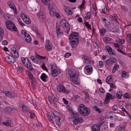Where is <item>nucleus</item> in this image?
I'll return each mask as SVG.
<instances>
[{
    "instance_id": "f257e3e1",
    "label": "nucleus",
    "mask_w": 131,
    "mask_h": 131,
    "mask_svg": "<svg viewBox=\"0 0 131 131\" xmlns=\"http://www.w3.org/2000/svg\"><path fill=\"white\" fill-rule=\"evenodd\" d=\"M79 34L77 32H73L69 35V40L72 48H75L79 43Z\"/></svg>"
},
{
    "instance_id": "f03ea898",
    "label": "nucleus",
    "mask_w": 131,
    "mask_h": 131,
    "mask_svg": "<svg viewBox=\"0 0 131 131\" xmlns=\"http://www.w3.org/2000/svg\"><path fill=\"white\" fill-rule=\"evenodd\" d=\"M78 109L80 114L84 116L88 115L90 113V109L86 107L83 104L79 105Z\"/></svg>"
},
{
    "instance_id": "7ed1b4c3",
    "label": "nucleus",
    "mask_w": 131,
    "mask_h": 131,
    "mask_svg": "<svg viewBox=\"0 0 131 131\" xmlns=\"http://www.w3.org/2000/svg\"><path fill=\"white\" fill-rule=\"evenodd\" d=\"M68 76L70 78L72 81L75 84H79V82L78 81V75H76L75 73L71 71H68Z\"/></svg>"
},
{
    "instance_id": "20e7f679",
    "label": "nucleus",
    "mask_w": 131,
    "mask_h": 131,
    "mask_svg": "<svg viewBox=\"0 0 131 131\" xmlns=\"http://www.w3.org/2000/svg\"><path fill=\"white\" fill-rule=\"evenodd\" d=\"M60 24L64 29L65 32L68 34L70 29L69 23L67 21L64 19H62L60 21Z\"/></svg>"
},
{
    "instance_id": "39448f33",
    "label": "nucleus",
    "mask_w": 131,
    "mask_h": 131,
    "mask_svg": "<svg viewBox=\"0 0 131 131\" xmlns=\"http://www.w3.org/2000/svg\"><path fill=\"white\" fill-rule=\"evenodd\" d=\"M7 28L9 30L16 31L17 29L14 24L12 21L7 20L6 22Z\"/></svg>"
},
{
    "instance_id": "423d86ee",
    "label": "nucleus",
    "mask_w": 131,
    "mask_h": 131,
    "mask_svg": "<svg viewBox=\"0 0 131 131\" xmlns=\"http://www.w3.org/2000/svg\"><path fill=\"white\" fill-rule=\"evenodd\" d=\"M5 61L7 63H9L11 64L14 63L15 62L14 59L11 56H7L5 58Z\"/></svg>"
},
{
    "instance_id": "0eeeda50",
    "label": "nucleus",
    "mask_w": 131,
    "mask_h": 131,
    "mask_svg": "<svg viewBox=\"0 0 131 131\" xmlns=\"http://www.w3.org/2000/svg\"><path fill=\"white\" fill-rule=\"evenodd\" d=\"M57 90L59 92H61L64 93H67L68 91L64 88V87L62 85L58 86L57 87Z\"/></svg>"
},
{
    "instance_id": "6e6552de",
    "label": "nucleus",
    "mask_w": 131,
    "mask_h": 131,
    "mask_svg": "<svg viewBox=\"0 0 131 131\" xmlns=\"http://www.w3.org/2000/svg\"><path fill=\"white\" fill-rule=\"evenodd\" d=\"M11 53L15 58H18L19 55L17 49L15 48H12Z\"/></svg>"
},
{
    "instance_id": "1a4fd4ad",
    "label": "nucleus",
    "mask_w": 131,
    "mask_h": 131,
    "mask_svg": "<svg viewBox=\"0 0 131 131\" xmlns=\"http://www.w3.org/2000/svg\"><path fill=\"white\" fill-rule=\"evenodd\" d=\"M8 4L10 7L14 10L15 14L16 15L17 14L18 12L14 4L10 1L8 2Z\"/></svg>"
},
{
    "instance_id": "9d476101",
    "label": "nucleus",
    "mask_w": 131,
    "mask_h": 131,
    "mask_svg": "<svg viewBox=\"0 0 131 131\" xmlns=\"http://www.w3.org/2000/svg\"><path fill=\"white\" fill-rule=\"evenodd\" d=\"M109 31L112 32H117L119 31V28L111 26L109 27L107 29Z\"/></svg>"
},
{
    "instance_id": "9b49d317",
    "label": "nucleus",
    "mask_w": 131,
    "mask_h": 131,
    "mask_svg": "<svg viewBox=\"0 0 131 131\" xmlns=\"http://www.w3.org/2000/svg\"><path fill=\"white\" fill-rule=\"evenodd\" d=\"M105 50L107 51L108 53L110 55H115V54L114 52V51L112 50V48L110 46H106L105 48Z\"/></svg>"
},
{
    "instance_id": "f8f14e48",
    "label": "nucleus",
    "mask_w": 131,
    "mask_h": 131,
    "mask_svg": "<svg viewBox=\"0 0 131 131\" xmlns=\"http://www.w3.org/2000/svg\"><path fill=\"white\" fill-rule=\"evenodd\" d=\"M28 69L32 71L33 70V68L31 63L29 62V60L27 59V62H26L25 64L24 65Z\"/></svg>"
},
{
    "instance_id": "ddd939ff",
    "label": "nucleus",
    "mask_w": 131,
    "mask_h": 131,
    "mask_svg": "<svg viewBox=\"0 0 131 131\" xmlns=\"http://www.w3.org/2000/svg\"><path fill=\"white\" fill-rule=\"evenodd\" d=\"M57 116L55 115L54 113H52L50 115L49 117L48 118L49 121L51 123H53L54 122L53 120L56 119Z\"/></svg>"
},
{
    "instance_id": "4468645a",
    "label": "nucleus",
    "mask_w": 131,
    "mask_h": 131,
    "mask_svg": "<svg viewBox=\"0 0 131 131\" xmlns=\"http://www.w3.org/2000/svg\"><path fill=\"white\" fill-rule=\"evenodd\" d=\"M92 131H99L100 126L96 124H94L91 127Z\"/></svg>"
},
{
    "instance_id": "2eb2a0df",
    "label": "nucleus",
    "mask_w": 131,
    "mask_h": 131,
    "mask_svg": "<svg viewBox=\"0 0 131 131\" xmlns=\"http://www.w3.org/2000/svg\"><path fill=\"white\" fill-rule=\"evenodd\" d=\"M47 46L46 48L47 50L49 51L51 50L52 47V43L50 42L49 40H48L47 42Z\"/></svg>"
},
{
    "instance_id": "dca6fc26",
    "label": "nucleus",
    "mask_w": 131,
    "mask_h": 131,
    "mask_svg": "<svg viewBox=\"0 0 131 131\" xmlns=\"http://www.w3.org/2000/svg\"><path fill=\"white\" fill-rule=\"evenodd\" d=\"M37 16L39 18L40 20H41V22H43V21L45 20V16L42 13H38Z\"/></svg>"
},
{
    "instance_id": "f3484780",
    "label": "nucleus",
    "mask_w": 131,
    "mask_h": 131,
    "mask_svg": "<svg viewBox=\"0 0 131 131\" xmlns=\"http://www.w3.org/2000/svg\"><path fill=\"white\" fill-rule=\"evenodd\" d=\"M26 36L24 37V38L26 42L29 43L31 40V38L28 34H26Z\"/></svg>"
},
{
    "instance_id": "a211bd4d",
    "label": "nucleus",
    "mask_w": 131,
    "mask_h": 131,
    "mask_svg": "<svg viewBox=\"0 0 131 131\" xmlns=\"http://www.w3.org/2000/svg\"><path fill=\"white\" fill-rule=\"evenodd\" d=\"M2 124L6 126H11L12 124L11 121L10 120H8L6 122H3Z\"/></svg>"
},
{
    "instance_id": "6ab92c4d",
    "label": "nucleus",
    "mask_w": 131,
    "mask_h": 131,
    "mask_svg": "<svg viewBox=\"0 0 131 131\" xmlns=\"http://www.w3.org/2000/svg\"><path fill=\"white\" fill-rule=\"evenodd\" d=\"M85 69L89 73H90L92 71V67L90 65L86 66Z\"/></svg>"
},
{
    "instance_id": "aec40b11",
    "label": "nucleus",
    "mask_w": 131,
    "mask_h": 131,
    "mask_svg": "<svg viewBox=\"0 0 131 131\" xmlns=\"http://www.w3.org/2000/svg\"><path fill=\"white\" fill-rule=\"evenodd\" d=\"M5 93L6 96L10 97H13L15 96L13 94H12V92L10 91H5Z\"/></svg>"
},
{
    "instance_id": "412c9836",
    "label": "nucleus",
    "mask_w": 131,
    "mask_h": 131,
    "mask_svg": "<svg viewBox=\"0 0 131 131\" xmlns=\"http://www.w3.org/2000/svg\"><path fill=\"white\" fill-rule=\"evenodd\" d=\"M47 77L45 73H42L40 77V78L43 81L46 82V79L47 78Z\"/></svg>"
},
{
    "instance_id": "4be33fe9",
    "label": "nucleus",
    "mask_w": 131,
    "mask_h": 131,
    "mask_svg": "<svg viewBox=\"0 0 131 131\" xmlns=\"http://www.w3.org/2000/svg\"><path fill=\"white\" fill-rule=\"evenodd\" d=\"M64 11L66 12L68 15H71L72 14V11L70 10L67 7H65L64 9Z\"/></svg>"
},
{
    "instance_id": "5701e85b",
    "label": "nucleus",
    "mask_w": 131,
    "mask_h": 131,
    "mask_svg": "<svg viewBox=\"0 0 131 131\" xmlns=\"http://www.w3.org/2000/svg\"><path fill=\"white\" fill-rule=\"evenodd\" d=\"M57 23L56 25V29L57 31V36H58L61 33V30L60 29V27H59V25Z\"/></svg>"
},
{
    "instance_id": "b1692460",
    "label": "nucleus",
    "mask_w": 131,
    "mask_h": 131,
    "mask_svg": "<svg viewBox=\"0 0 131 131\" xmlns=\"http://www.w3.org/2000/svg\"><path fill=\"white\" fill-rule=\"evenodd\" d=\"M12 110V108L10 107H6L4 109L5 111L7 114L9 113L10 112H11Z\"/></svg>"
},
{
    "instance_id": "393cba45",
    "label": "nucleus",
    "mask_w": 131,
    "mask_h": 131,
    "mask_svg": "<svg viewBox=\"0 0 131 131\" xmlns=\"http://www.w3.org/2000/svg\"><path fill=\"white\" fill-rule=\"evenodd\" d=\"M23 21L26 24H30L31 22L30 19L28 18V17H26L23 19Z\"/></svg>"
},
{
    "instance_id": "a878e982",
    "label": "nucleus",
    "mask_w": 131,
    "mask_h": 131,
    "mask_svg": "<svg viewBox=\"0 0 131 131\" xmlns=\"http://www.w3.org/2000/svg\"><path fill=\"white\" fill-rule=\"evenodd\" d=\"M112 77L109 76H108L106 79V82L108 84L111 83V82H112Z\"/></svg>"
},
{
    "instance_id": "bb28decb",
    "label": "nucleus",
    "mask_w": 131,
    "mask_h": 131,
    "mask_svg": "<svg viewBox=\"0 0 131 131\" xmlns=\"http://www.w3.org/2000/svg\"><path fill=\"white\" fill-rule=\"evenodd\" d=\"M85 99L87 102H89L90 101L89 95L88 93L86 92L85 93Z\"/></svg>"
},
{
    "instance_id": "cd10ccee",
    "label": "nucleus",
    "mask_w": 131,
    "mask_h": 131,
    "mask_svg": "<svg viewBox=\"0 0 131 131\" xmlns=\"http://www.w3.org/2000/svg\"><path fill=\"white\" fill-rule=\"evenodd\" d=\"M119 66L117 64H115L114 66L113 69L112 70V72L113 73H114L116 71L117 69L118 68H119Z\"/></svg>"
},
{
    "instance_id": "c85d7f7f",
    "label": "nucleus",
    "mask_w": 131,
    "mask_h": 131,
    "mask_svg": "<svg viewBox=\"0 0 131 131\" xmlns=\"http://www.w3.org/2000/svg\"><path fill=\"white\" fill-rule=\"evenodd\" d=\"M54 70L52 71L51 73H52L54 77H56L58 75V72L55 69Z\"/></svg>"
},
{
    "instance_id": "c756f323",
    "label": "nucleus",
    "mask_w": 131,
    "mask_h": 131,
    "mask_svg": "<svg viewBox=\"0 0 131 131\" xmlns=\"http://www.w3.org/2000/svg\"><path fill=\"white\" fill-rule=\"evenodd\" d=\"M117 96L118 98L119 99H121V97L123 95V94L121 92H118L116 93Z\"/></svg>"
},
{
    "instance_id": "7c9ffc66",
    "label": "nucleus",
    "mask_w": 131,
    "mask_h": 131,
    "mask_svg": "<svg viewBox=\"0 0 131 131\" xmlns=\"http://www.w3.org/2000/svg\"><path fill=\"white\" fill-rule=\"evenodd\" d=\"M106 97H107L110 99H113L114 98V96H113L112 94L109 93H108L106 94Z\"/></svg>"
},
{
    "instance_id": "2f4dec72",
    "label": "nucleus",
    "mask_w": 131,
    "mask_h": 131,
    "mask_svg": "<svg viewBox=\"0 0 131 131\" xmlns=\"http://www.w3.org/2000/svg\"><path fill=\"white\" fill-rule=\"evenodd\" d=\"M127 74V73L125 71H123L121 73V75L123 77L127 78L128 77Z\"/></svg>"
},
{
    "instance_id": "473e14b6",
    "label": "nucleus",
    "mask_w": 131,
    "mask_h": 131,
    "mask_svg": "<svg viewBox=\"0 0 131 131\" xmlns=\"http://www.w3.org/2000/svg\"><path fill=\"white\" fill-rule=\"evenodd\" d=\"M61 119V118H58V117L57 116L56 117V119H55V121L58 125H59L60 124V120Z\"/></svg>"
},
{
    "instance_id": "72a5a7b5",
    "label": "nucleus",
    "mask_w": 131,
    "mask_h": 131,
    "mask_svg": "<svg viewBox=\"0 0 131 131\" xmlns=\"http://www.w3.org/2000/svg\"><path fill=\"white\" fill-rule=\"evenodd\" d=\"M26 34H28L26 32L25 30H21V35L23 37H25L26 35Z\"/></svg>"
},
{
    "instance_id": "f704fd0d",
    "label": "nucleus",
    "mask_w": 131,
    "mask_h": 131,
    "mask_svg": "<svg viewBox=\"0 0 131 131\" xmlns=\"http://www.w3.org/2000/svg\"><path fill=\"white\" fill-rule=\"evenodd\" d=\"M105 6L104 5L103 6V8H102L101 10L102 12L104 14H106L107 12V9L105 8Z\"/></svg>"
},
{
    "instance_id": "c9c22d12",
    "label": "nucleus",
    "mask_w": 131,
    "mask_h": 131,
    "mask_svg": "<svg viewBox=\"0 0 131 131\" xmlns=\"http://www.w3.org/2000/svg\"><path fill=\"white\" fill-rule=\"evenodd\" d=\"M49 10H50L49 13L50 15L51 16H53L54 15L55 13L52 10H51L52 9V6L51 7H50V8H49Z\"/></svg>"
},
{
    "instance_id": "e433bc0d",
    "label": "nucleus",
    "mask_w": 131,
    "mask_h": 131,
    "mask_svg": "<svg viewBox=\"0 0 131 131\" xmlns=\"http://www.w3.org/2000/svg\"><path fill=\"white\" fill-rule=\"evenodd\" d=\"M78 123H81L83 122V119L81 117H78L76 118Z\"/></svg>"
},
{
    "instance_id": "4c0bfd02",
    "label": "nucleus",
    "mask_w": 131,
    "mask_h": 131,
    "mask_svg": "<svg viewBox=\"0 0 131 131\" xmlns=\"http://www.w3.org/2000/svg\"><path fill=\"white\" fill-rule=\"evenodd\" d=\"M110 99H109L107 97H106V96L105 99L104 100V104H108L110 102Z\"/></svg>"
},
{
    "instance_id": "58836bf2",
    "label": "nucleus",
    "mask_w": 131,
    "mask_h": 131,
    "mask_svg": "<svg viewBox=\"0 0 131 131\" xmlns=\"http://www.w3.org/2000/svg\"><path fill=\"white\" fill-rule=\"evenodd\" d=\"M35 57H36V58H39V59H42L44 60L46 59V57L45 56L43 57V56H39L38 55H37L36 56H35Z\"/></svg>"
},
{
    "instance_id": "ea45409f",
    "label": "nucleus",
    "mask_w": 131,
    "mask_h": 131,
    "mask_svg": "<svg viewBox=\"0 0 131 131\" xmlns=\"http://www.w3.org/2000/svg\"><path fill=\"white\" fill-rule=\"evenodd\" d=\"M100 32L102 35H104L105 32L106 30L104 28L101 29H100Z\"/></svg>"
},
{
    "instance_id": "a19ab883",
    "label": "nucleus",
    "mask_w": 131,
    "mask_h": 131,
    "mask_svg": "<svg viewBox=\"0 0 131 131\" xmlns=\"http://www.w3.org/2000/svg\"><path fill=\"white\" fill-rule=\"evenodd\" d=\"M112 18L113 20L116 22L118 23L117 20V16L115 14H113L112 16Z\"/></svg>"
},
{
    "instance_id": "79ce46f5",
    "label": "nucleus",
    "mask_w": 131,
    "mask_h": 131,
    "mask_svg": "<svg viewBox=\"0 0 131 131\" xmlns=\"http://www.w3.org/2000/svg\"><path fill=\"white\" fill-rule=\"evenodd\" d=\"M94 110L97 112L99 113H100L101 112V110L100 109L97 108V107L96 106H95L93 108Z\"/></svg>"
},
{
    "instance_id": "37998d69",
    "label": "nucleus",
    "mask_w": 131,
    "mask_h": 131,
    "mask_svg": "<svg viewBox=\"0 0 131 131\" xmlns=\"http://www.w3.org/2000/svg\"><path fill=\"white\" fill-rule=\"evenodd\" d=\"M91 16V13L90 12H88L86 14V15L85 17V18L89 19H90V16Z\"/></svg>"
},
{
    "instance_id": "c03bdc74",
    "label": "nucleus",
    "mask_w": 131,
    "mask_h": 131,
    "mask_svg": "<svg viewBox=\"0 0 131 131\" xmlns=\"http://www.w3.org/2000/svg\"><path fill=\"white\" fill-rule=\"evenodd\" d=\"M123 97L126 99H130V97L128 93H125L123 95Z\"/></svg>"
},
{
    "instance_id": "a18cd8bd",
    "label": "nucleus",
    "mask_w": 131,
    "mask_h": 131,
    "mask_svg": "<svg viewBox=\"0 0 131 131\" xmlns=\"http://www.w3.org/2000/svg\"><path fill=\"white\" fill-rule=\"evenodd\" d=\"M42 2L45 5H46L49 3V0H41Z\"/></svg>"
},
{
    "instance_id": "49530a36",
    "label": "nucleus",
    "mask_w": 131,
    "mask_h": 131,
    "mask_svg": "<svg viewBox=\"0 0 131 131\" xmlns=\"http://www.w3.org/2000/svg\"><path fill=\"white\" fill-rule=\"evenodd\" d=\"M106 64L108 65H111V60L110 59H107L106 61Z\"/></svg>"
},
{
    "instance_id": "de8ad7c7",
    "label": "nucleus",
    "mask_w": 131,
    "mask_h": 131,
    "mask_svg": "<svg viewBox=\"0 0 131 131\" xmlns=\"http://www.w3.org/2000/svg\"><path fill=\"white\" fill-rule=\"evenodd\" d=\"M57 99L56 97H54L53 99V102L55 106L57 107Z\"/></svg>"
},
{
    "instance_id": "09e8293b",
    "label": "nucleus",
    "mask_w": 131,
    "mask_h": 131,
    "mask_svg": "<svg viewBox=\"0 0 131 131\" xmlns=\"http://www.w3.org/2000/svg\"><path fill=\"white\" fill-rule=\"evenodd\" d=\"M20 16L23 20L26 17H28V16L27 15H25L23 13H22L20 15Z\"/></svg>"
},
{
    "instance_id": "8fccbe9b",
    "label": "nucleus",
    "mask_w": 131,
    "mask_h": 131,
    "mask_svg": "<svg viewBox=\"0 0 131 131\" xmlns=\"http://www.w3.org/2000/svg\"><path fill=\"white\" fill-rule=\"evenodd\" d=\"M85 24V26L89 29H90L91 26L89 24V23L86 21H85L84 23Z\"/></svg>"
},
{
    "instance_id": "3c124183",
    "label": "nucleus",
    "mask_w": 131,
    "mask_h": 131,
    "mask_svg": "<svg viewBox=\"0 0 131 131\" xmlns=\"http://www.w3.org/2000/svg\"><path fill=\"white\" fill-rule=\"evenodd\" d=\"M110 60H111V64L113 63H116L117 62V60L114 58L113 59L111 58Z\"/></svg>"
},
{
    "instance_id": "603ef678",
    "label": "nucleus",
    "mask_w": 131,
    "mask_h": 131,
    "mask_svg": "<svg viewBox=\"0 0 131 131\" xmlns=\"http://www.w3.org/2000/svg\"><path fill=\"white\" fill-rule=\"evenodd\" d=\"M3 16L5 19L7 20L9 19V17L7 15V14H3Z\"/></svg>"
},
{
    "instance_id": "864d4df0",
    "label": "nucleus",
    "mask_w": 131,
    "mask_h": 131,
    "mask_svg": "<svg viewBox=\"0 0 131 131\" xmlns=\"http://www.w3.org/2000/svg\"><path fill=\"white\" fill-rule=\"evenodd\" d=\"M118 107H117V105H114L112 107V110L113 111H115L118 109Z\"/></svg>"
},
{
    "instance_id": "5fc2aeb1",
    "label": "nucleus",
    "mask_w": 131,
    "mask_h": 131,
    "mask_svg": "<svg viewBox=\"0 0 131 131\" xmlns=\"http://www.w3.org/2000/svg\"><path fill=\"white\" fill-rule=\"evenodd\" d=\"M71 53L69 52H67L66 53L64 57L66 58H68L71 55Z\"/></svg>"
},
{
    "instance_id": "6e6d98bb",
    "label": "nucleus",
    "mask_w": 131,
    "mask_h": 131,
    "mask_svg": "<svg viewBox=\"0 0 131 131\" xmlns=\"http://www.w3.org/2000/svg\"><path fill=\"white\" fill-rule=\"evenodd\" d=\"M122 8L125 12H127L128 11V9L126 7L124 6H121Z\"/></svg>"
},
{
    "instance_id": "4d7b16f0",
    "label": "nucleus",
    "mask_w": 131,
    "mask_h": 131,
    "mask_svg": "<svg viewBox=\"0 0 131 131\" xmlns=\"http://www.w3.org/2000/svg\"><path fill=\"white\" fill-rule=\"evenodd\" d=\"M128 39H129V41L131 43V35L130 34H128L127 35Z\"/></svg>"
},
{
    "instance_id": "13d9d810",
    "label": "nucleus",
    "mask_w": 131,
    "mask_h": 131,
    "mask_svg": "<svg viewBox=\"0 0 131 131\" xmlns=\"http://www.w3.org/2000/svg\"><path fill=\"white\" fill-rule=\"evenodd\" d=\"M105 39L107 42H111V41L112 40V39L111 38L108 37H106L105 38Z\"/></svg>"
},
{
    "instance_id": "bf43d9fd",
    "label": "nucleus",
    "mask_w": 131,
    "mask_h": 131,
    "mask_svg": "<svg viewBox=\"0 0 131 131\" xmlns=\"http://www.w3.org/2000/svg\"><path fill=\"white\" fill-rule=\"evenodd\" d=\"M42 68L43 69L46 71L47 72H48V70L47 68L45 66V65L44 64H43L42 65Z\"/></svg>"
},
{
    "instance_id": "052dcab7",
    "label": "nucleus",
    "mask_w": 131,
    "mask_h": 131,
    "mask_svg": "<svg viewBox=\"0 0 131 131\" xmlns=\"http://www.w3.org/2000/svg\"><path fill=\"white\" fill-rule=\"evenodd\" d=\"M118 42H119L120 44H123L124 43L125 41L124 40L119 39L118 41Z\"/></svg>"
},
{
    "instance_id": "680f3d73",
    "label": "nucleus",
    "mask_w": 131,
    "mask_h": 131,
    "mask_svg": "<svg viewBox=\"0 0 131 131\" xmlns=\"http://www.w3.org/2000/svg\"><path fill=\"white\" fill-rule=\"evenodd\" d=\"M73 123L74 125H77L78 124L77 118L74 119L73 121Z\"/></svg>"
},
{
    "instance_id": "e2e57ef3",
    "label": "nucleus",
    "mask_w": 131,
    "mask_h": 131,
    "mask_svg": "<svg viewBox=\"0 0 131 131\" xmlns=\"http://www.w3.org/2000/svg\"><path fill=\"white\" fill-rule=\"evenodd\" d=\"M85 62L86 64H89L90 63L91 61L88 58H87V60H85Z\"/></svg>"
},
{
    "instance_id": "0e129e2a",
    "label": "nucleus",
    "mask_w": 131,
    "mask_h": 131,
    "mask_svg": "<svg viewBox=\"0 0 131 131\" xmlns=\"http://www.w3.org/2000/svg\"><path fill=\"white\" fill-rule=\"evenodd\" d=\"M21 61L23 64L25 65L26 63L25 62V61H26L25 59L24 58H23L21 59Z\"/></svg>"
},
{
    "instance_id": "69168bd1",
    "label": "nucleus",
    "mask_w": 131,
    "mask_h": 131,
    "mask_svg": "<svg viewBox=\"0 0 131 131\" xmlns=\"http://www.w3.org/2000/svg\"><path fill=\"white\" fill-rule=\"evenodd\" d=\"M100 67H103L104 66V64L103 62L102 61H100L99 62Z\"/></svg>"
},
{
    "instance_id": "338daca9",
    "label": "nucleus",
    "mask_w": 131,
    "mask_h": 131,
    "mask_svg": "<svg viewBox=\"0 0 131 131\" xmlns=\"http://www.w3.org/2000/svg\"><path fill=\"white\" fill-rule=\"evenodd\" d=\"M63 100L64 103L65 104L67 105L68 104V102L64 98H63Z\"/></svg>"
},
{
    "instance_id": "774afa93",
    "label": "nucleus",
    "mask_w": 131,
    "mask_h": 131,
    "mask_svg": "<svg viewBox=\"0 0 131 131\" xmlns=\"http://www.w3.org/2000/svg\"><path fill=\"white\" fill-rule=\"evenodd\" d=\"M2 43L3 45H7L8 43V42L6 40L2 42Z\"/></svg>"
}]
</instances>
